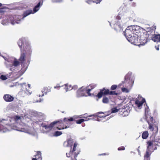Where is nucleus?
Segmentation results:
<instances>
[{"instance_id": "obj_56", "label": "nucleus", "mask_w": 160, "mask_h": 160, "mask_svg": "<svg viewBox=\"0 0 160 160\" xmlns=\"http://www.w3.org/2000/svg\"><path fill=\"white\" fill-rule=\"evenodd\" d=\"M157 149V148L156 147H155V148L154 149H153L154 150H156Z\"/></svg>"}, {"instance_id": "obj_20", "label": "nucleus", "mask_w": 160, "mask_h": 160, "mask_svg": "<svg viewBox=\"0 0 160 160\" xmlns=\"http://www.w3.org/2000/svg\"><path fill=\"white\" fill-rule=\"evenodd\" d=\"M81 116H82V115L80 116H79V117H81V118H84L85 119H79V120L76 121V122L77 123L80 124H81L82 122H84L85 121H87L90 119L89 118H88V117H92V116H94L95 115L94 114L91 115H89L86 117H81Z\"/></svg>"}, {"instance_id": "obj_9", "label": "nucleus", "mask_w": 160, "mask_h": 160, "mask_svg": "<svg viewBox=\"0 0 160 160\" xmlns=\"http://www.w3.org/2000/svg\"><path fill=\"white\" fill-rule=\"evenodd\" d=\"M153 150L152 142L150 141L148 142L147 150L144 156V160H150V156Z\"/></svg>"}, {"instance_id": "obj_42", "label": "nucleus", "mask_w": 160, "mask_h": 160, "mask_svg": "<svg viewBox=\"0 0 160 160\" xmlns=\"http://www.w3.org/2000/svg\"><path fill=\"white\" fill-rule=\"evenodd\" d=\"M78 88V86L76 85H74V86H73L72 87L71 86L72 90V89H74V90Z\"/></svg>"}, {"instance_id": "obj_22", "label": "nucleus", "mask_w": 160, "mask_h": 160, "mask_svg": "<svg viewBox=\"0 0 160 160\" xmlns=\"http://www.w3.org/2000/svg\"><path fill=\"white\" fill-rule=\"evenodd\" d=\"M152 39L154 42H160V34L153 35L152 37Z\"/></svg>"}, {"instance_id": "obj_25", "label": "nucleus", "mask_w": 160, "mask_h": 160, "mask_svg": "<svg viewBox=\"0 0 160 160\" xmlns=\"http://www.w3.org/2000/svg\"><path fill=\"white\" fill-rule=\"evenodd\" d=\"M51 91V89L47 87H44L42 92V93H44L46 95L47 93Z\"/></svg>"}, {"instance_id": "obj_10", "label": "nucleus", "mask_w": 160, "mask_h": 160, "mask_svg": "<svg viewBox=\"0 0 160 160\" xmlns=\"http://www.w3.org/2000/svg\"><path fill=\"white\" fill-rule=\"evenodd\" d=\"M43 2H40L33 8V10L29 9L26 10L24 12V17H26L30 14H33L38 12L40 9V6H42Z\"/></svg>"}, {"instance_id": "obj_29", "label": "nucleus", "mask_w": 160, "mask_h": 160, "mask_svg": "<svg viewBox=\"0 0 160 160\" xmlns=\"http://www.w3.org/2000/svg\"><path fill=\"white\" fill-rule=\"evenodd\" d=\"M34 157L37 158V159L38 158H40L41 159V160H42V158L41 156V153L40 151H37V154L36 155L34 156Z\"/></svg>"}, {"instance_id": "obj_45", "label": "nucleus", "mask_w": 160, "mask_h": 160, "mask_svg": "<svg viewBox=\"0 0 160 160\" xmlns=\"http://www.w3.org/2000/svg\"><path fill=\"white\" fill-rule=\"evenodd\" d=\"M62 0H52V2H62Z\"/></svg>"}, {"instance_id": "obj_43", "label": "nucleus", "mask_w": 160, "mask_h": 160, "mask_svg": "<svg viewBox=\"0 0 160 160\" xmlns=\"http://www.w3.org/2000/svg\"><path fill=\"white\" fill-rule=\"evenodd\" d=\"M125 149V148L124 147H121L118 148V150L119 151L120 150H123Z\"/></svg>"}, {"instance_id": "obj_34", "label": "nucleus", "mask_w": 160, "mask_h": 160, "mask_svg": "<svg viewBox=\"0 0 160 160\" xmlns=\"http://www.w3.org/2000/svg\"><path fill=\"white\" fill-rule=\"evenodd\" d=\"M148 124L149 125V129L151 131H153L154 130V127L153 126L152 124L148 122Z\"/></svg>"}, {"instance_id": "obj_46", "label": "nucleus", "mask_w": 160, "mask_h": 160, "mask_svg": "<svg viewBox=\"0 0 160 160\" xmlns=\"http://www.w3.org/2000/svg\"><path fill=\"white\" fill-rule=\"evenodd\" d=\"M35 118H36V120H35V119H34V121H33V122H35L37 123H38V121H38V120H37V118H36V117H35Z\"/></svg>"}, {"instance_id": "obj_50", "label": "nucleus", "mask_w": 160, "mask_h": 160, "mask_svg": "<svg viewBox=\"0 0 160 160\" xmlns=\"http://www.w3.org/2000/svg\"><path fill=\"white\" fill-rule=\"evenodd\" d=\"M155 48L157 50H159V48L158 46H155Z\"/></svg>"}, {"instance_id": "obj_27", "label": "nucleus", "mask_w": 160, "mask_h": 160, "mask_svg": "<svg viewBox=\"0 0 160 160\" xmlns=\"http://www.w3.org/2000/svg\"><path fill=\"white\" fill-rule=\"evenodd\" d=\"M148 136V131H145L143 132L142 134V137L143 139H146Z\"/></svg>"}, {"instance_id": "obj_4", "label": "nucleus", "mask_w": 160, "mask_h": 160, "mask_svg": "<svg viewBox=\"0 0 160 160\" xmlns=\"http://www.w3.org/2000/svg\"><path fill=\"white\" fill-rule=\"evenodd\" d=\"M18 44L21 50L22 48L26 54L31 56L32 51V48L30 44L24 38H20L18 42Z\"/></svg>"}, {"instance_id": "obj_32", "label": "nucleus", "mask_w": 160, "mask_h": 160, "mask_svg": "<svg viewBox=\"0 0 160 160\" xmlns=\"http://www.w3.org/2000/svg\"><path fill=\"white\" fill-rule=\"evenodd\" d=\"M149 109L148 106L146 105L145 106V115L148 114V112L149 111Z\"/></svg>"}, {"instance_id": "obj_28", "label": "nucleus", "mask_w": 160, "mask_h": 160, "mask_svg": "<svg viewBox=\"0 0 160 160\" xmlns=\"http://www.w3.org/2000/svg\"><path fill=\"white\" fill-rule=\"evenodd\" d=\"M101 113H103L104 115H102V116H98V117L100 118H104L106 117L107 116L109 115L110 114V113H107V114H106L105 113H103L102 112H98L97 113L98 114H101Z\"/></svg>"}, {"instance_id": "obj_23", "label": "nucleus", "mask_w": 160, "mask_h": 160, "mask_svg": "<svg viewBox=\"0 0 160 160\" xmlns=\"http://www.w3.org/2000/svg\"><path fill=\"white\" fill-rule=\"evenodd\" d=\"M63 86L64 87V89L65 90L66 92L70 91L72 90L71 85L67 83L64 84Z\"/></svg>"}, {"instance_id": "obj_6", "label": "nucleus", "mask_w": 160, "mask_h": 160, "mask_svg": "<svg viewBox=\"0 0 160 160\" xmlns=\"http://www.w3.org/2000/svg\"><path fill=\"white\" fill-rule=\"evenodd\" d=\"M79 118H81V117L78 116H74L73 117H70L69 118H64L63 120H59L58 121H62L58 123L59 125H60L61 127H57V128L59 130H62L68 128L70 126V125L68 124L69 122L72 121L75 119Z\"/></svg>"}, {"instance_id": "obj_18", "label": "nucleus", "mask_w": 160, "mask_h": 160, "mask_svg": "<svg viewBox=\"0 0 160 160\" xmlns=\"http://www.w3.org/2000/svg\"><path fill=\"white\" fill-rule=\"evenodd\" d=\"M33 115L37 118V120L41 122L43 120L45 117L44 114L42 113L37 112L36 111L33 112Z\"/></svg>"}, {"instance_id": "obj_8", "label": "nucleus", "mask_w": 160, "mask_h": 160, "mask_svg": "<svg viewBox=\"0 0 160 160\" xmlns=\"http://www.w3.org/2000/svg\"><path fill=\"white\" fill-rule=\"evenodd\" d=\"M88 87H82L78 89L77 92V96L78 97H87L88 96H91V94L90 93L91 89L89 88L88 89Z\"/></svg>"}, {"instance_id": "obj_38", "label": "nucleus", "mask_w": 160, "mask_h": 160, "mask_svg": "<svg viewBox=\"0 0 160 160\" xmlns=\"http://www.w3.org/2000/svg\"><path fill=\"white\" fill-rule=\"evenodd\" d=\"M0 78L3 80H5L7 78L6 76L4 75H1L0 76Z\"/></svg>"}, {"instance_id": "obj_35", "label": "nucleus", "mask_w": 160, "mask_h": 160, "mask_svg": "<svg viewBox=\"0 0 160 160\" xmlns=\"http://www.w3.org/2000/svg\"><path fill=\"white\" fill-rule=\"evenodd\" d=\"M111 113H114L117 112L119 110L116 108H114L111 109Z\"/></svg>"}, {"instance_id": "obj_31", "label": "nucleus", "mask_w": 160, "mask_h": 160, "mask_svg": "<svg viewBox=\"0 0 160 160\" xmlns=\"http://www.w3.org/2000/svg\"><path fill=\"white\" fill-rule=\"evenodd\" d=\"M62 134V133L61 132L57 131L54 132L53 136L55 137H57L61 135Z\"/></svg>"}, {"instance_id": "obj_59", "label": "nucleus", "mask_w": 160, "mask_h": 160, "mask_svg": "<svg viewBox=\"0 0 160 160\" xmlns=\"http://www.w3.org/2000/svg\"><path fill=\"white\" fill-rule=\"evenodd\" d=\"M130 1H132V0H129Z\"/></svg>"}, {"instance_id": "obj_41", "label": "nucleus", "mask_w": 160, "mask_h": 160, "mask_svg": "<svg viewBox=\"0 0 160 160\" xmlns=\"http://www.w3.org/2000/svg\"><path fill=\"white\" fill-rule=\"evenodd\" d=\"M109 94L111 95H117L118 93H116L115 91H109Z\"/></svg>"}, {"instance_id": "obj_11", "label": "nucleus", "mask_w": 160, "mask_h": 160, "mask_svg": "<svg viewBox=\"0 0 160 160\" xmlns=\"http://www.w3.org/2000/svg\"><path fill=\"white\" fill-rule=\"evenodd\" d=\"M21 88V91L19 92V94L22 97H24L27 95H29L31 94L29 90H28L26 87L27 84L26 83H20Z\"/></svg>"}, {"instance_id": "obj_40", "label": "nucleus", "mask_w": 160, "mask_h": 160, "mask_svg": "<svg viewBox=\"0 0 160 160\" xmlns=\"http://www.w3.org/2000/svg\"><path fill=\"white\" fill-rule=\"evenodd\" d=\"M63 85L60 86L59 84H57L56 86L54 87V88L55 89H59V88L61 87H63Z\"/></svg>"}, {"instance_id": "obj_57", "label": "nucleus", "mask_w": 160, "mask_h": 160, "mask_svg": "<svg viewBox=\"0 0 160 160\" xmlns=\"http://www.w3.org/2000/svg\"><path fill=\"white\" fill-rule=\"evenodd\" d=\"M2 4L1 3H0V7H1L2 6Z\"/></svg>"}, {"instance_id": "obj_49", "label": "nucleus", "mask_w": 160, "mask_h": 160, "mask_svg": "<svg viewBox=\"0 0 160 160\" xmlns=\"http://www.w3.org/2000/svg\"><path fill=\"white\" fill-rule=\"evenodd\" d=\"M139 148H140V146H139V147H138V149H137V151H138V154H139V155H140V151L139 149Z\"/></svg>"}, {"instance_id": "obj_15", "label": "nucleus", "mask_w": 160, "mask_h": 160, "mask_svg": "<svg viewBox=\"0 0 160 160\" xmlns=\"http://www.w3.org/2000/svg\"><path fill=\"white\" fill-rule=\"evenodd\" d=\"M25 18L24 17V13L22 16L15 15L13 17L14 20H11V23L13 25H14L15 23H19Z\"/></svg>"}, {"instance_id": "obj_13", "label": "nucleus", "mask_w": 160, "mask_h": 160, "mask_svg": "<svg viewBox=\"0 0 160 160\" xmlns=\"http://www.w3.org/2000/svg\"><path fill=\"white\" fill-rule=\"evenodd\" d=\"M61 121H54L52 122L49 125H46L44 123H42L40 125V127L41 129H43L45 128L47 130H49L52 129V128L54 127L55 125L59 126L58 123L61 122Z\"/></svg>"}, {"instance_id": "obj_30", "label": "nucleus", "mask_w": 160, "mask_h": 160, "mask_svg": "<svg viewBox=\"0 0 160 160\" xmlns=\"http://www.w3.org/2000/svg\"><path fill=\"white\" fill-rule=\"evenodd\" d=\"M102 91V93L103 95H107L108 94H109V90L108 89H105L104 88L102 90H101Z\"/></svg>"}, {"instance_id": "obj_1", "label": "nucleus", "mask_w": 160, "mask_h": 160, "mask_svg": "<svg viewBox=\"0 0 160 160\" xmlns=\"http://www.w3.org/2000/svg\"><path fill=\"white\" fill-rule=\"evenodd\" d=\"M26 119L27 122L32 123V120L26 115L24 117L15 116L6 119H0V132H6L13 129L20 132H23L32 136L37 135V132L32 127L28 124L23 122L22 119Z\"/></svg>"}, {"instance_id": "obj_47", "label": "nucleus", "mask_w": 160, "mask_h": 160, "mask_svg": "<svg viewBox=\"0 0 160 160\" xmlns=\"http://www.w3.org/2000/svg\"><path fill=\"white\" fill-rule=\"evenodd\" d=\"M32 160H41V159L40 157L38 159L34 157L32 159Z\"/></svg>"}, {"instance_id": "obj_44", "label": "nucleus", "mask_w": 160, "mask_h": 160, "mask_svg": "<svg viewBox=\"0 0 160 160\" xmlns=\"http://www.w3.org/2000/svg\"><path fill=\"white\" fill-rule=\"evenodd\" d=\"M43 99H40L39 100H36V101L34 102H35H35H42V101H43Z\"/></svg>"}, {"instance_id": "obj_52", "label": "nucleus", "mask_w": 160, "mask_h": 160, "mask_svg": "<svg viewBox=\"0 0 160 160\" xmlns=\"http://www.w3.org/2000/svg\"><path fill=\"white\" fill-rule=\"evenodd\" d=\"M45 93H44L43 94H42L41 95H39V96H38V97H40L41 96V97H43L44 96V95Z\"/></svg>"}, {"instance_id": "obj_17", "label": "nucleus", "mask_w": 160, "mask_h": 160, "mask_svg": "<svg viewBox=\"0 0 160 160\" xmlns=\"http://www.w3.org/2000/svg\"><path fill=\"white\" fill-rule=\"evenodd\" d=\"M138 38V35L135 34L132 36L130 38H129L128 41L131 43L136 45L139 42V39Z\"/></svg>"}, {"instance_id": "obj_33", "label": "nucleus", "mask_w": 160, "mask_h": 160, "mask_svg": "<svg viewBox=\"0 0 160 160\" xmlns=\"http://www.w3.org/2000/svg\"><path fill=\"white\" fill-rule=\"evenodd\" d=\"M109 99L108 98L105 97L103 98L102 102L104 103H107L108 102Z\"/></svg>"}, {"instance_id": "obj_39", "label": "nucleus", "mask_w": 160, "mask_h": 160, "mask_svg": "<svg viewBox=\"0 0 160 160\" xmlns=\"http://www.w3.org/2000/svg\"><path fill=\"white\" fill-rule=\"evenodd\" d=\"M117 85H113L111 86V89L112 90H114L117 88Z\"/></svg>"}, {"instance_id": "obj_37", "label": "nucleus", "mask_w": 160, "mask_h": 160, "mask_svg": "<svg viewBox=\"0 0 160 160\" xmlns=\"http://www.w3.org/2000/svg\"><path fill=\"white\" fill-rule=\"evenodd\" d=\"M96 86L97 85L96 84H92L90 85L88 87H90L91 88V89H90L91 90V89L95 88V87H96Z\"/></svg>"}, {"instance_id": "obj_53", "label": "nucleus", "mask_w": 160, "mask_h": 160, "mask_svg": "<svg viewBox=\"0 0 160 160\" xmlns=\"http://www.w3.org/2000/svg\"><path fill=\"white\" fill-rule=\"evenodd\" d=\"M27 85L28 86V88H30V84H28Z\"/></svg>"}, {"instance_id": "obj_21", "label": "nucleus", "mask_w": 160, "mask_h": 160, "mask_svg": "<svg viewBox=\"0 0 160 160\" xmlns=\"http://www.w3.org/2000/svg\"><path fill=\"white\" fill-rule=\"evenodd\" d=\"M4 99L7 102H11L13 101L14 98L10 95L6 94L3 96Z\"/></svg>"}, {"instance_id": "obj_2", "label": "nucleus", "mask_w": 160, "mask_h": 160, "mask_svg": "<svg viewBox=\"0 0 160 160\" xmlns=\"http://www.w3.org/2000/svg\"><path fill=\"white\" fill-rule=\"evenodd\" d=\"M78 145L77 142L71 138L64 142L63 145L64 147H70L71 148L69 152L66 153L67 157H71L72 159L76 158L79 153L78 152L76 151V147Z\"/></svg>"}, {"instance_id": "obj_12", "label": "nucleus", "mask_w": 160, "mask_h": 160, "mask_svg": "<svg viewBox=\"0 0 160 160\" xmlns=\"http://www.w3.org/2000/svg\"><path fill=\"white\" fill-rule=\"evenodd\" d=\"M133 85L128 83H125V82H122L118 85V87H121L122 86V87L121 88L122 92H123L128 93L130 91Z\"/></svg>"}, {"instance_id": "obj_51", "label": "nucleus", "mask_w": 160, "mask_h": 160, "mask_svg": "<svg viewBox=\"0 0 160 160\" xmlns=\"http://www.w3.org/2000/svg\"><path fill=\"white\" fill-rule=\"evenodd\" d=\"M109 155V154L108 153H102V154H99V155Z\"/></svg>"}, {"instance_id": "obj_54", "label": "nucleus", "mask_w": 160, "mask_h": 160, "mask_svg": "<svg viewBox=\"0 0 160 160\" xmlns=\"http://www.w3.org/2000/svg\"><path fill=\"white\" fill-rule=\"evenodd\" d=\"M97 119H98L97 120H98V121H100V120L99 119V118H97Z\"/></svg>"}, {"instance_id": "obj_24", "label": "nucleus", "mask_w": 160, "mask_h": 160, "mask_svg": "<svg viewBox=\"0 0 160 160\" xmlns=\"http://www.w3.org/2000/svg\"><path fill=\"white\" fill-rule=\"evenodd\" d=\"M85 2L89 4H91L92 2L98 4L100 2L101 0H86Z\"/></svg>"}, {"instance_id": "obj_3", "label": "nucleus", "mask_w": 160, "mask_h": 160, "mask_svg": "<svg viewBox=\"0 0 160 160\" xmlns=\"http://www.w3.org/2000/svg\"><path fill=\"white\" fill-rule=\"evenodd\" d=\"M5 60L6 68L10 71H13L20 65L19 62L15 58L12 57H3Z\"/></svg>"}, {"instance_id": "obj_55", "label": "nucleus", "mask_w": 160, "mask_h": 160, "mask_svg": "<svg viewBox=\"0 0 160 160\" xmlns=\"http://www.w3.org/2000/svg\"><path fill=\"white\" fill-rule=\"evenodd\" d=\"M127 111H126L125 112H124V113H127Z\"/></svg>"}, {"instance_id": "obj_19", "label": "nucleus", "mask_w": 160, "mask_h": 160, "mask_svg": "<svg viewBox=\"0 0 160 160\" xmlns=\"http://www.w3.org/2000/svg\"><path fill=\"white\" fill-rule=\"evenodd\" d=\"M145 102V100L144 98H142L141 101L138 100H136L135 103L134 107L138 108L140 109L142 108V104Z\"/></svg>"}, {"instance_id": "obj_58", "label": "nucleus", "mask_w": 160, "mask_h": 160, "mask_svg": "<svg viewBox=\"0 0 160 160\" xmlns=\"http://www.w3.org/2000/svg\"><path fill=\"white\" fill-rule=\"evenodd\" d=\"M157 142H158L159 143H160V141H156Z\"/></svg>"}, {"instance_id": "obj_16", "label": "nucleus", "mask_w": 160, "mask_h": 160, "mask_svg": "<svg viewBox=\"0 0 160 160\" xmlns=\"http://www.w3.org/2000/svg\"><path fill=\"white\" fill-rule=\"evenodd\" d=\"M149 34H143L139 38V42L140 44L144 45L149 40L148 38V36Z\"/></svg>"}, {"instance_id": "obj_14", "label": "nucleus", "mask_w": 160, "mask_h": 160, "mask_svg": "<svg viewBox=\"0 0 160 160\" xmlns=\"http://www.w3.org/2000/svg\"><path fill=\"white\" fill-rule=\"evenodd\" d=\"M135 78L133 75H132V72H129L126 75L125 80L123 82L125 83H128L133 85Z\"/></svg>"}, {"instance_id": "obj_7", "label": "nucleus", "mask_w": 160, "mask_h": 160, "mask_svg": "<svg viewBox=\"0 0 160 160\" xmlns=\"http://www.w3.org/2000/svg\"><path fill=\"white\" fill-rule=\"evenodd\" d=\"M138 28L137 26H132L128 27L124 32V35L128 40L129 38L132 36L135 33L137 32L136 28Z\"/></svg>"}, {"instance_id": "obj_36", "label": "nucleus", "mask_w": 160, "mask_h": 160, "mask_svg": "<svg viewBox=\"0 0 160 160\" xmlns=\"http://www.w3.org/2000/svg\"><path fill=\"white\" fill-rule=\"evenodd\" d=\"M102 92V91L101 90L100 92L97 94V97H98V98H101L103 95Z\"/></svg>"}, {"instance_id": "obj_26", "label": "nucleus", "mask_w": 160, "mask_h": 160, "mask_svg": "<svg viewBox=\"0 0 160 160\" xmlns=\"http://www.w3.org/2000/svg\"><path fill=\"white\" fill-rule=\"evenodd\" d=\"M19 60L21 62H22L25 60V55L24 53H22L21 54Z\"/></svg>"}, {"instance_id": "obj_5", "label": "nucleus", "mask_w": 160, "mask_h": 160, "mask_svg": "<svg viewBox=\"0 0 160 160\" xmlns=\"http://www.w3.org/2000/svg\"><path fill=\"white\" fill-rule=\"evenodd\" d=\"M127 21H125L122 19L121 20L120 16H117L115 20L112 21L110 23V25L111 26V24H113L114 29L117 32H120L121 31L123 26L126 23Z\"/></svg>"}, {"instance_id": "obj_48", "label": "nucleus", "mask_w": 160, "mask_h": 160, "mask_svg": "<svg viewBox=\"0 0 160 160\" xmlns=\"http://www.w3.org/2000/svg\"><path fill=\"white\" fill-rule=\"evenodd\" d=\"M154 120L153 118L152 117H150V120L152 123H153V120Z\"/></svg>"}]
</instances>
